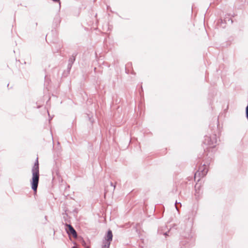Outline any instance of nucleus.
I'll use <instances>...</instances> for the list:
<instances>
[{
    "label": "nucleus",
    "instance_id": "obj_1",
    "mask_svg": "<svg viewBox=\"0 0 248 248\" xmlns=\"http://www.w3.org/2000/svg\"><path fill=\"white\" fill-rule=\"evenodd\" d=\"M32 173L31 188L33 190L34 193H36L39 179V169L38 158H37L36 162L32 169Z\"/></svg>",
    "mask_w": 248,
    "mask_h": 248
},
{
    "label": "nucleus",
    "instance_id": "obj_2",
    "mask_svg": "<svg viewBox=\"0 0 248 248\" xmlns=\"http://www.w3.org/2000/svg\"><path fill=\"white\" fill-rule=\"evenodd\" d=\"M208 169L206 166L203 165L199 168V170L195 173V180L200 181L201 178L204 177L207 173Z\"/></svg>",
    "mask_w": 248,
    "mask_h": 248
},
{
    "label": "nucleus",
    "instance_id": "obj_3",
    "mask_svg": "<svg viewBox=\"0 0 248 248\" xmlns=\"http://www.w3.org/2000/svg\"><path fill=\"white\" fill-rule=\"evenodd\" d=\"M66 231L69 235H72L74 238L77 237V233L73 227L69 224H66Z\"/></svg>",
    "mask_w": 248,
    "mask_h": 248
},
{
    "label": "nucleus",
    "instance_id": "obj_4",
    "mask_svg": "<svg viewBox=\"0 0 248 248\" xmlns=\"http://www.w3.org/2000/svg\"><path fill=\"white\" fill-rule=\"evenodd\" d=\"M216 142V139L215 138H213V139H211V137L206 136L204 138L203 143L205 145L212 146L214 143Z\"/></svg>",
    "mask_w": 248,
    "mask_h": 248
},
{
    "label": "nucleus",
    "instance_id": "obj_5",
    "mask_svg": "<svg viewBox=\"0 0 248 248\" xmlns=\"http://www.w3.org/2000/svg\"><path fill=\"white\" fill-rule=\"evenodd\" d=\"M112 237H113V235H112V232H111V231L109 230L108 232L107 235L106 236V240L108 242V244H107V246L105 245V247H107V248H108L110 245V241H111V240L112 239Z\"/></svg>",
    "mask_w": 248,
    "mask_h": 248
}]
</instances>
